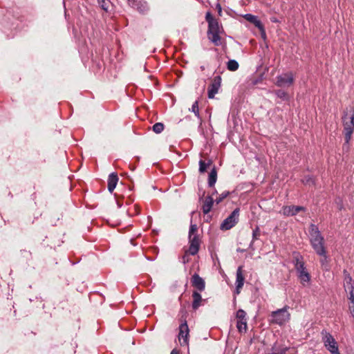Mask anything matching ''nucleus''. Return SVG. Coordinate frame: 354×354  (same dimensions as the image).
<instances>
[{
  "label": "nucleus",
  "mask_w": 354,
  "mask_h": 354,
  "mask_svg": "<svg viewBox=\"0 0 354 354\" xmlns=\"http://www.w3.org/2000/svg\"><path fill=\"white\" fill-rule=\"evenodd\" d=\"M304 209V208L301 206H285L282 209V213L287 216H294Z\"/></svg>",
  "instance_id": "dca6fc26"
},
{
  "label": "nucleus",
  "mask_w": 354,
  "mask_h": 354,
  "mask_svg": "<svg viewBox=\"0 0 354 354\" xmlns=\"http://www.w3.org/2000/svg\"><path fill=\"white\" fill-rule=\"evenodd\" d=\"M261 235L260 230L259 227H257L252 232V240L250 243V247L252 248L253 243L255 240L259 239Z\"/></svg>",
  "instance_id": "a878e982"
},
{
  "label": "nucleus",
  "mask_w": 354,
  "mask_h": 354,
  "mask_svg": "<svg viewBox=\"0 0 354 354\" xmlns=\"http://www.w3.org/2000/svg\"><path fill=\"white\" fill-rule=\"evenodd\" d=\"M192 308L194 310H196L201 306L202 301L204 300L202 299L201 295L197 291H194L192 293Z\"/></svg>",
  "instance_id": "6ab92c4d"
},
{
  "label": "nucleus",
  "mask_w": 354,
  "mask_h": 354,
  "mask_svg": "<svg viewBox=\"0 0 354 354\" xmlns=\"http://www.w3.org/2000/svg\"><path fill=\"white\" fill-rule=\"evenodd\" d=\"M216 8L218 9V12L219 15H221V12H222L221 6L219 4H217Z\"/></svg>",
  "instance_id": "c9c22d12"
},
{
  "label": "nucleus",
  "mask_w": 354,
  "mask_h": 354,
  "mask_svg": "<svg viewBox=\"0 0 354 354\" xmlns=\"http://www.w3.org/2000/svg\"><path fill=\"white\" fill-rule=\"evenodd\" d=\"M239 66V63L234 59H230L227 63V68L230 71H236Z\"/></svg>",
  "instance_id": "b1692460"
},
{
  "label": "nucleus",
  "mask_w": 354,
  "mask_h": 354,
  "mask_svg": "<svg viewBox=\"0 0 354 354\" xmlns=\"http://www.w3.org/2000/svg\"><path fill=\"white\" fill-rule=\"evenodd\" d=\"M197 225L196 224L191 223L189 230V237L194 236V235H197Z\"/></svg>",
  "instance_id": "c85d7f7f"
},
{
  "label": "nucleus",
  "mask_w": 354,
  "mask_h": 354,
  "mask_svg": "<svg viewBox=\"0 0 354 354\" xmlns=\"http://www.w3.org/2000/svg\"><path fill=\"white\" fill-rule=\"evenodd\" d=\"M342 120L345 142L348 144L354 131V110L353 109L344 110Z\"/></svg>",
  "instance_id": "f03ea898"
},
{
  "label": "nucleus",
  "mask_w": 354,
  "mask_h": 354,
  "mask_svg": "<svg viewBox=\"0 0 354 354\" xmlns=\"http://www.w3.org/2000/svg\"><path fill=\"white\" fill-rule=\"evenodd\" d=\"M118 182V177L115 173H111L109 176L108 178V189L110 192H112L115 188Z\"/></svg>",
  "instance_id": "a211bd4d"
},
{
  "label": "nucleus",
  "mask_w": 354,
  "mask_h": 354,
  "mask_svg": "<svg viewBox=\"0 0 354 354\" xmlns=\"http://www.w3.org/2000/svg\"><path fill=\"white\" fill-rule=\"evenodd\" d=\"M230 192L228 191L223 192L215 200L217 204L220 203L224 198L228 196Z\"/></svg>",
  "instance_id": "c756f323"
},
{
  "label": "nucleus",
  "mask_w": 354,
  "mask_h": 354,
  "mask_svg": "<svg viewBox=\"0 0 354 354\" xmlns=\"http://www.w3.org/2000/svg\"><path fill=\"white\" fill-rule=\"evenodd\" d=\"M271 21H272V22H276V21H277V19H272Z\"/></svg>",
  "instance_id": "4c0bfd02"
},
{
  "label": "nucleus",
  "mask_w": 354,
  "mask_h": 354,
  "mask_svg": "<svg viewBox=\"0 0 354 354\" xmlns=\"http://www.w3.org/2000/svg\"><path fill=\"white\" fill-rule=\"evenodd\" d=\"M309 239L310 244L317 254L326 259L324 239L321 234L317 226L314 224H310L309 227Z\"/></svg>",
  "instance_id": "f257e3e1"
},
{
  "label": "nucleus",
  "mask_w": 354,
  "mask_h": 354,
  "mask_svg": "<svg viewBox=\"0 0 354 354\" xmlns=\"http://www.w3.org/2000/svg\"><path fill=\"white\" fill-rule=\"evenodd\" d=\"M348 291L349 292L348 299L350 301V304H354V288H352L351 290Z\"/></svg>",
  "instance_id": "473e14b6"
},
{
  "label": "nucleus",
  "mask_w": 354,
  "mask_h": 354,
  "mask_svg": "<svg viewBox=\"0 0 354 354\" xmlns=\"http://www.w3.org/2000/svg\"><path fill=\"white\" fill-rule=\"evenodd\" d=\"M181 324L179 326L178 341L181 346L188 344V337L189 335V329L186 321V317L183 316L180 319Z\"/></svg>",
  "instance_id": "0eeeda50"
},
{
  "label": "nucleus",
  "mask_w": 354,
  "mask_h": 354,
  "mask_svg": "<svg viewBox=\"0 0 354 354\" xmlns=\"http://www.w3.org/2000/svg\"><path fill=\"white\" fill-rule=\"evenodd\" d=\"M205 19L207 21L208 25L209 24V22H215L217 21L212 17V15L210 14V12H207L206 16H205Z\"/></svg>",
  "instance_id": "72a5a7b5"
},
{
  "label": "nucleus",
  "mask_w": 354,
  "mask_h": 354,
  "mask_svg": "<svg viewBox=\"0 0 354 354\" xmlns=\"http://www.w3.org/2000/svg\"><path fill=\"white\" fill-rule=\"evenodd\" d=\"M191 111L193 112L195 115L197 117V118H199L200 117V114H199V109H198V101H195L192 106V108H191Z\"/></svg>",
  "instance_id": "cd10ccee"
},
{
  "label": "nucleus",
  "mask_w": 354,
  "mask_h": 354,
  "mask_svg": "<svg viewBox=\"0 0 354 354\" xmlns=\"http://www.w3.org/2000/svg\"><path fill=\"white\" fill-rule=\"evenodd\" d=\"M302 182L304 184L308 185H314V183H315L314 179L310 176H305L303 178Z\"/></svg>",
  "instance_id": "7c9ffc66"
},
{
  "label": "nucleus",
  "mask_w": 354,
  "mask_h": 354,
  "mask_svg": "<svg viewBox=\"0 0 354 354\" xmlns=\"http://www.w3.org/2000/svg\"><path fill=\"white\" fill-rule=\"evenodd\" d=\"M220 80V77H216L214 82L208 87V97L209 99H213L214 95L218 93L221 86Z\"/></svg>",
  "instance_id": "4468645a"
},
{
  "label": "nucleus",
  "mask_w": 354,
  "mask_h": 354,
  "mask_svg": "<svg viewBox=\"0 0 354 354\" xmlns=\"http://www.w3.org/2000/svg\"><path fill=\"white\" fill-rule=\"evenodd\" d=\"M322 339L326 348L331 354H340L338 345L333 335L326 330L322 331Z\"/></svg>",
  "instance_id": "39448f33"
},
{
  "label": "nucleus",
  "mask_w": 354,
  "mask_h": 354,
  "mask_svg": "<svg viewBox=\"0 0 354 354\" xmlns=\"http://www.w3.org/2000/svg\"><path fill=\"white\" fill-rule=\"evenodd\" d=\"M192 286L199 291L205 290V283L204 280L197 274H194L192 278Z\"/></svg>",
  "instance_id": "2eb2a0df"
},
{
  "label": "nucleus",
  "mask_w": 354,
  "mask_h": 354,
  "mask_svg": "<svg viewBox=\"0 0 354 354\" xmlns=\"http://www.w3.org/2000/svg\"><path fill=\"white\" fill-rule=\"evenodd\" d=\"M171 354H180V352L177 349L174 348L171 351Z\"/></svg>",
  "instance_id": "e433bc0d"
},
{
  "label": "nucleus",
  "mask_w": 354,
  "mask_h": 354,
  "mask_svg": "<svg viewBox=\"0 0 354 354\" xmlns=\"http://www.w3.org/2000/svg\"><path fill=\"white\" fill-rule=\"evenodd\" d=\"M289 306H286L281 309L272 311L270 315L269 322L271 324L283 326L290 319V314L288 312Z\"/></svg>",
  "instance_id": "20e7f679"
},
{
  "label": "nucleus",
  "mask_w": 354,
  "mask_h": 354,
  "mask_svg": "<svg viewBox=\"0 0 354 354\" xmlns=\"http://www.w3.org/2000/svg\"><path fill=\"white\" fill-rule=\"evenodd\" d=\"M239 208H236L229 216H227L221 223V229L222 230H228L232 228L239 221Z\"/></svg>",
  "instance_id": "6e6552de"
},
{
  "label": "nucleus",
  "mask_w": 354,
  "mask_h": 354,
  "mask_svg": "<svg viewBox=\"0 0 354 354\" xmlns=\"http://www.w3.org/2000/svg\"><path fill=\"white\" fill-rule=\"evenodd\" d=\"M246 313L242 309L237 310L236 313V328L239 333H245L248 329Z\"/></svg>",
  "instance_id": "1a4fd4ad"
},
{
  "label": "nucleus",
  "mask_w": 354,
  "mask_h": 354,
  "mask_svg": "<svg viewBox=\"0 0 354 354\" xmlns=\"http://www.w3.org/2000/svg\"><path fill=\"white\" fill-rule=\"evenodd\" d=\"M344 287L346 291L351 290L354 288V285L352 283V278L346 270H344Z\"/></svg>",
  "instance_id": "412c9836"
},
{
  "label": "nucleus",
  "mask_w": 354,
  "mask_h": 354,
  "mask_svg": "<svg viewBox=\"0 0 354 354\" xmlns=\"http://www.w3.org/2000/svg\"><path fill=\"white\" fill-rule=\"evenodd\" d=\"M348 310H349L350 313L351 314L352 317L354 319V304L348 305Z\"/></svg>",
  "instance_id": "f704fd0d"
},
{
  "label": "nucleus",
  "mask_w": 354,
  "mask_h": 354,
  "mask_svg": "<svg viewBox=\"0 0 354 354\" xmlns=\"http://www.w3.org/2000/svg\"><path fill=\"white\" fill-rule=\"evenodd\" d=\"M275 93L281 99L285 100L287 98V93L283 90H277Z\"/></svg>",
  "instance_id": "2f4dec72"
},
{
  "label": "nucleus",
  "mask_w": 354,
  "mask_h": 354,
  "mask_svg": "<svg viewBox=\"0 0 354 354\" xmlns=\"http://www.w3.org/2000/svg\"><path fill=\"white\" fill-rule=\"evenodd\" d=\"M216 180H217V173H216V171L215 169H213L209 174V177H208V185L209 187H213L216 182Z\"/></svg>",
  "instance_id": "5701e85b"
},
{
  "label": "nucleus",
  "mask_w": 354,
  "mask_h": 354,
  "mask_svg": "<svg viewBox=\"0 0 354 354\" xmlns=\"http://www.w3.org/2000/svg\"><path fill=\"white\" fill-rule=\"evenodd\" d=\"M244 277L243 274L242 266H239L236 274V293L239 295L244 284Z\"/></svg>",
  "instance_id": "ddd939ff"
},
{
  "label": "nucleus",
  "mask_w": 354,
  "mask_h": 354,
  "mask_svg": "<svg viewBox=\"0 0 354 354\" xmlns=\"http://www.w3.org/2000/svg\"><path fill=\"white\" fill-rule=\"evenodd\" d=\"M294 82V77L292 73H287L279 75L277 77L276 84L278 86H290Z\"/></svg>",
  "instance_id": "9d476101"
},
{
  "label": "nucleus",
  "mask_w": 354,
  "mask_h": 354,
  "mask_svg": "<svg viewBox=\"0 0 354 354\" xmlns=\"http://www.w3.org/2000/svg\"><path fill=\"white\" fill-rule=\"evenodd\" d=\"M128 4L140 13H145L149 10L147 2L143 0H128Z\"/></svg>",
  "instance_id": "9b49d317"
},
{
  "label": "nucleus",
  "mask_w": 354,
  "mask_h": 354,
  "mask_svg": "<svg viewBox=\"0 0 354 354\" xmlns=\"http://www.w3.org/2000/svg\"><path fill=\"white\" fill-rule=\"evenodd\" d=\"M216 192L215 191L212 194V196H207L205 198V201H204V203H203V207H202V209H203V212L205 214H208L211 209H212V205L214 204V199H213V195L214 194V193H216Z\"/></svg>",
  "instance_id": "f3484780"
},
{
  "label": "nucleus",
  "mask_w": 354,
  "mask_h": 354,
  "mask_svg": "<svg viewBox=\"0 0 354 354\" xmlns=\"http://www.w3.org/2000/svg\"><path fill=\"white\" fill-rule=\"evenodd\" d=\"M189 253L191 255H195L198 253L200 245V241L197 235H194V236L189 237Z\"/></svg>",
  "instance_id": "f8f14e48"
},
{
  "label": "nucleus",
  "mask_w": 354,
  "mask_h": 354,
  "mask_svg": "<svg viewBox=\"0 0 354 354\" xmlns=\"http://www.w3.org/2000/svg\"><path fill=\"white\" fill-rule=\"evenodd\" d=\"M221 28L218 24V22L216 21L215 22H209L208 25V30H207V37L208 39L215 45L219 46L221 45Z\"/></svg>",
  "instance_id": "423d86ee"
},
{
  "label": "nucleus",
  "mask_w": 354,
  "mask_h": 354,
  "mask_svg": "<svg viewBox=\"0 0 354 354\" xmlns=\"http://www.w3.org/2000/svg\"><path fill=\"white\" fill-rule=\"evenodd\" d=\"M212 164V160H209L207 162H205L204 160H201L199 161V171L201 173H204L207 168Z\"/></svg>",
  "instance_id": "393cba45"
},
{
  "label": "nucleus",
  "mask_w": 354,
  "mask_h": 354,
  "mask_svg": "<svg viewBox=\"0 0 354 354\" xmlns=\"http://www.w3.org/2000/svg\"><path fill=\"white\" fill-rule=\"evenodd\" d=\"M97 3L101 8L106 12H109L110 8L112 7L110 0H97Z\"/></svg>",
  "instance_id": "4be33fe9"
},
{
  "label": "nucleus",
  "mask_w": 354,
  "mask_h": 354,
  "mask_svg": "<svg viewBox=\"0 0 354 354\" xmlns=\"http://www.w3.org/2000/svg\"><path fill=\"white\" fill-rule=\"evenodd\" d=\"M293 263L299 279L303 286H306L310 280V275L306 270L304 258L299 253H294Z\"/></svg>",
  "instance_id": "7ed1b4c3"
},
{
  "label": "nucleus",
  "mask_w": 354,
  "mask_h": 354,
  "mask_svg": "<svg viewBox=\"0 0 354 354\" xmlns=\"http://www.w3.org/2000/svg\"><path fill=\"white\" fill-rule=\"evenodd\" d=\"M164 124L162 122H157L153 124L152 129L156 133H160L164 130Z\"/></svg>",
  "instance_id": "bb28decb"
},
{
  "label": "nucleus",
  "mask_w": 354,
  "mask_h": 354,
  "mask_svg": "<svg viewBox=\"0 0 354 354\" xmlns=\"http://www.w3.org/2000/svg\"><path fill=\"white\" fill-rule=\"evenodd\" d=\"M245 19L252 23L259 29L263 30V25L257 16L252 15L251 14H247L245 15Z\"/></svg>",
  "instance_id": "aec40b11"
}]
</instances>
